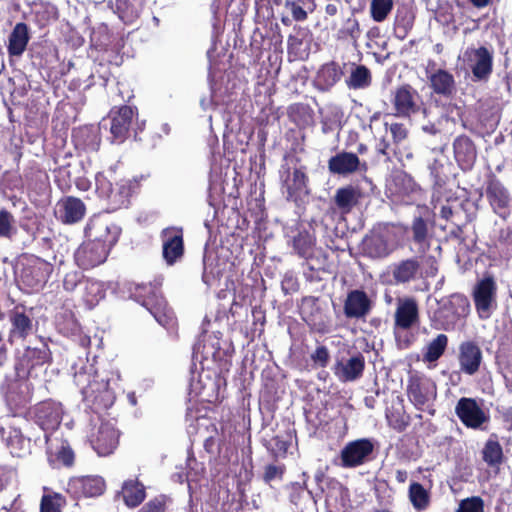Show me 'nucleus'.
I'll list each match as a JSON object with an SVG mask.
<instances>
[{"label": "nucleus", "instance_id": "nucleus-14", "mask_svg": "<svg viewBox=\"0 0 512 512\" xmlns=\"http://www.w3.org/2000/svg\"><path fill=\"white\" fill-rule=\"evenodd\" d=\"M476 312L480 319H488L496 307L497 284L492 275L479 280L472 291Z\"/></svg>", "mask_w": 512, "mask_h": 512}, {"label": "nucleus", "instance_id": "nucleus-17", "mask_svg": "<svg viewBox=\"0 0 512 512\" xmlns=\"http://www.w3.org/2000/svg\"><path fill=\"white\" fill-rule=\"evenodd\" d=\"M120 432L109 422H102L94 427L88 441L99 456H109L119 445Z\"/></svg>", "mask_w": 512, "mask_h": 512}, {"label": "nucleus", "instance_id": "nucleus-55", "mask_svg": "<svg viewBox=\"0 0 512 512\" xmlns=\"http://www.w3.org/2000/svg\"><path fill=\"white\" fill-rule=\"evenodd\" d=\"M371 82L372 76L370 70L364 65L356 66L346 80L348 87L352 89L366 88L370 86Z\"/></svg>", "mask_w": 512, "mask_h": 512}, {"label": "nucleus", "instance_id": "nucleus-57", "mask_svg": "<svg viewBox=\"0 0 512 512\" xmlns=\"http://www.w3.org/2000/svg\"><path fill=\"white\" fill-rule=\"evenodd\" d=\"M314 242L310 234L306 231L299 232L293 238V248L295 252L302 258L308 259L313 254Z\"/></svg>", "mask_w": 512, "mask_h": 512}, {"label": "nucleus", "instance_id": "nucleus-32", "mask_svg": "<svg viewBox=\"0 0 512 512\" xmlns=\"http://www.w3.org/2000/svg\"><path fill=\"white\" fill-rule=\"evenodd\" d=\"M284 185L287 190L288 199L296 201L302 194H308L309 178L306 173V166L295 167L292 172L286 168Z\"/></svg>", "mask_w": 512, "mask_h": 512}, {"label": "nucleus", "instance_id": "nucleus-50", "mask_svg": "<svg viewBox=\"0 0 512 512\" xmlns=\"http://www.w3.org/2000/svg\"><path fill=\"white\" fill-rule=\"evenodd\" d=\"M448 342L449 339L446 334H438L427 344L423 353V360L428 363L436 362L445 353Z\"/></svg>", "mask_w": 512, "mask_h": 512}, {"label": "nucleus", "instance_id": "nucleus-35", "mask_svg": "<svg viewBox=\"0 0 512 512\" xmlns=\"http://www.w3.org/2000/svg\"><path fill=\"white\" fill-rule=\"evenodd\" d=\"M361 197L362 192L358 187L346 185L336 190L332 202L341 215H347L359 204Z\"/></svg>", "mask_w": 512, "mask_h": 512}, {"label": "nucleus", "instance_id": "nucleus-31", "mask_svg": "<svg viewBox=\"0 0 512 512\" xmlns=\"http://www.w3.org/2000/svg\"><path fill=\"white\" fill-rule=\"evenodd\" d=\"M453 152L462 171H469L473 168L477 159V150L470 137L464 134L457 136L453 141Z\"/></svg>", "mask_w": 512, "mask_h": 512}, {"label": "nucleus", "instance_id": "nucleus-58", "mask_svg": "<svg viewBox=\"0 0 512 512\" xmlns=\"http://www.w3.org/2000/svg\"><path fill=\"white\" fill-rule=\"evenodd\" d=\"M364 249L371 257L381 258L388 255L387 243L380 235L365 238Z\"/></svg>", "mask_w": 512, "mask_h": 512}, {"label": "nucleus", "instance_id": "nucleus-47", "mask_svg": "<svg viewBox=\"0 0 512 512\" xmlns=\"http://www.w3.org/2000/svg\"><path fill=\"white\" fill-rule=\"evenodd\" d=\"M284 7L291 13L295 22H304L308 19L309 13L316 9V0H285Z\"/></svg>", "mask_w": 512, "mask_h": 512}, {"label": "nucleus", "instance_id": "nucleus-33", "mask_svg": "<svg viewBox=\"0 0 512 512\" xmlns=\"http://www.w3.org/2000/svg\"><path fill=\"white\" fill-rule=\"evenodd\" d=\"M59 219L65 224L77 223L83 219L86 206L83 201L74 196L62 198L58 204Z\"/></svg>", "mask_w": 512, "mask_h": 512}, {"label": "nucleus", "instance_id": "nucleus-48", "mask_svg": "<svg viewBox=\"0 0 512 512\" xmlns=\"http://www.w3.org/2000/svg\"><path fill=\"white\" fill-rule=\"evenodd\" d=\"M415 182L412 177L404 171L394 173L387 185L392 195L404 196L414 190Z\"/></svg>", "mask_w": 512, "mask_h": 512}, {"label": "nucleus", "instance_id": "nucleus-20", "mask_svg": "<svg viewBox=\"0 0 512 512\" xmlns=\"http://www.w3.org/2000/svg\"><path fill=\"white\" fill-rule=\"evenodd\" d=\"M455 414L465 427L474 430L482 428L489 421V415L474 398H460L455 406Z\"/></svg>", "mask_w": 512, "mask_h": 512}, {"label": "nucleus", "instance_id": "nucleus-18", "mask_svg": "<svg viewBox=\"0 0 512 512\" xmlns=\"http://www.w3.org/2000/svg\"><path fill=\"white\" fill-rule=\"evenodd\" d=\"M137 109L128 105L113 107L109 112L112 143H123L130 135V128Z\"/></svg>", "mask_w": 512, "mask_h": 512}, {"label": "nucleus", "instance_id": "nucleus-8", "mask_svg": "<svg viewBox=\"0 0 512 512\" xmlns=\"http://www.w3.org/2000/svg\"><path fill=\"white\" fill-rule=\"evenodd\" d=\"M406 394L417 410L424 411L437 397V386L425 374L412 371L408 375Z\"/></svg>", "mask_w": 512, "mask_h": 512}, {"label": "nucleus", "instance_id": "nucleus-56", "mask_svg": "<svg viewBox=\"0 0 512 512\" xmlns=\"http://www.w3.org/2000/svg\"><path fill=\"white\" fill-rule=\"evenodd\" d=\"M17 234L16 219L12 212L0 209V239L12 240Z\"/></svg>", "mask_w": 512, "mask_h": 512}, {"label": "nucleus", "instance_id": "nucleus-21", "mask_svg": "<svg viewBox=\"0 0 512 512\" xmlns=\"http://www.w3.org/2000/svg\"><path fill=\"white\" fill-rule=\"evenodd\" d=\"M374 445L367 438L348 442L340 453L341 467L355 468L367 462L373 453Z\"/></svg>", "mask_w": 512, "mask_h": 512}, {"label": "nucleus", "instance_id": "nucleus-40", "mask_svg": "<svg viewBox=\"0 0 512 512\" xmlns=\"http://www.w3.org/2000/svg\"><path fill=\"white\" fill-rule=\"evenodd\" d=\"M482 460L490 468H499L504 461L503 448L499 442L498 435L492 433L484 444L481 451Z\"/></svg>", "mask_w": 512, "mask_h": 512}, {"label": "nucleus", "instance_id": "nucleus-37", "mask_svg": "<svg viewBox=\"0 0 512 512\" xmlns=\"http://www.w3.org/2000/svg\"><path fill=\"white\" fill-rule=\"evenodd\" d=\"M343 76V71L336 61L323 64L316 73L314 86L317 90L326 92L338 83Z\"/></svg>", "mask_w": 512, "mask_h": 512}, {"label": "nucleus", "instance_id": "nucleus-44", "mask_svg": "<svg viewBox=\"0 0 512 512\" xmlns=\"http://www.w3.org/2000/svg\"><path fill=\"white\" fill-rule=\"evenodd\" d=\"M122 496L127 507L135 508L139 506L146 497L145 487L138 480L129 479L123 483Z\"/></svg>", "mask_w": 512, "mask_h": 512}, {"label": "nucleus", "instance_id": "nucleus-38", "mask_svg": "<svg viewBox=\"0 0 512 512\" xmlns=\"http://www.w3.org/2000/svg\"><path fill=\"white\" fill-rule=\"evenodd\" d=\"M433 227L428 220L421 216L414 217L409 231L414 244L418 246L419 252L425 253L430 248Z\"/></svg>", "mask_w": 512, "mask_h": 512}, {"label": "nucleus", "instance_id": "nucleus-53", "mask_svg": "<svg viewBox=\"0 0 512 512\" xmlns=\"http://www.w3.org/2000/svg\"><path fill=\"white\" fill-rule=\"evenodd\" d=\"M288 115L290 120L297 126L305 127L313 122L314 111L307 104L295 103L289 107Z\"/></svg>", "mask_w": 512, "mask_h": 512}, {"label": "nucleus", "instance_id": "nucleus-11", "mask_svg": "<svg viewBox=\"0 0 512 512\" xmlns=\"http://www.w3.org/2000/svg\"><path fill=\"white\" fill-rule=\"evenodd\" d=\"M47 461L52 468H70L74 465L75 454L62 434L51 432L44 434Z\"/></svg>", "mask_w": 512, "mask_h": 512}, {"label": "nucleus", "instance_id": "nucleus-3", "mask_svg": "<svg viewBox=\"0 0 512 512\" xmlns=\"http://www.w3.org/2000/svg\"><path fill=\"white\" fill-rule=\"evenodd\" d=\"M162 282H130L128 292L130 297L147 309L155 320L162 326L168 327L174 322V312L168 306L161 290Z\"/></svg>", "mask_w": 512, "mask_h": 512}, {"label": "nucleus", "instance_id": "nucleus-54", "mask_svg": "<svg viewBox=\"0 0 512 512\" xmlns=\"http://www.w3.org/2000/svg\"><path fill=\"white\" fill-rule=\"evenodd\" d=\"M362 30L359 21L354 16H351L343 21L341 27L337 31V39L340 41H352L357 43L361 37Z\"/></svg>", "mask_w": 512, "mask_h": 512}, {"label": "nucleus", "instance_id": "nucleus-30", "mask_svg": "<svg viewBox=\"0 0 512 512\" xmlns=\"http://www.w3.org/2000/svg\"><path fill=\"white\" fill-rule=\"evenodd\" d=\"M72 142L77 150L98 151L101 143L100 129L95 125H83L72 130Z\"/></svg>", "mask_w": 512, "mask_h": 512}, {"label": "nucleus", "instance_id": "nucleus-43", "mask_svg": "<svg viewBox=\"0 0 512 512\" xmlns=\"http://www.w3.org/2000/svg\"><path fill=\"white\" fill-rule=\"evenodd\" d=\"M292 435L290 431H285L274 435L269 441L264 440L263 445L274 460L286 458L288 449L291 446Z\"/></svg>", "mask_w": 512, "mask_h": 512}, {"label": "nucleus", "instance_id": "nucleus-10", "mask_svg": "<svg viewBox=\"0 0 512 512\" xmlns=\"http://www.w3.org/2000/svg\"><path fill=\"white\" fill-rule=\"evenodd\" d=\"M53 271V264L33 256L22 264L19 275L20 282L27 292H39L46 285Z\"/></svg>", "mask_w": 512, "mask_h": 512}, {"label": "nucleus", "instance_id": "nucleus-25", "mask_svg": "<svg viewBox=\"0 0 512 512\" xmlns=\"http://www.w3.org/2000/svg\"><path fill=\"white\" fill-rule=\"evenodd\" d=\"M458 362L461 372L466 375H475L483 361L482 350L476 340H466L459 344Z\"/></svg>", "mask_w": 512, "mask_h": 512}, {"label": "nucleus", "instance_id": "nucleus-63", "mask_svg": "<svg viewBox=\"0 0 512 512\" xmlns=\"http://www.w3.org/2000/svg\"><path fill=\"white\" fill-rule=\"evenodd\" d=\"M110 38L108 26L105 24H100L92 30L91 43L97 48L104 49L107 47L111 42Z\"/></svg>", "mask_w": 512, "mask_h": 512}, {"label": "nucleus", "instance_id": "nucleus-51", "mask_svg": "<svg viewBox=\"0 0 512 512\" xmlns=\"http://www.w3.org/2000/svg\"><path fill=\"white\" fill-rule=\"evenodd\" d=\"M73 168H75V165L69 160L59 165L53 171L54 181L62 192H68L72 187L73 179L75 178Z\"/></svg>", "mask_w": 512, "mask_h": 512}, {"label": "nucleus", "instance_id": "nucleus-49", "mask_svg": "<svg viewBox=\"0 0 512 512\" xmlns=\"http://www.w3.org/2000/svg\"><path fill=\"white\" fill-rule=\"evenodd\" d=\"M408 498L416 511L426 510L431 503L430 492L418 482H411L408 489Z\"/></svg>", "mask_w": 512, "mask_h": 512}, {"label": "nucleus", "instance_id": "nucleus-61", "mask_svg": "<svg viewBox=\"0 0 512 512\" xmlns=\"http://www.w3.org/2000/svg\"><path fill=\"white\" fill-rule=\"evenodd\" d=\"M85 277L82 270H70L66 272L62 278L63 290L67 293H73L82 285Z\"/></svg>", "mask_w": 512, "mask_h": 512}, {"label": "nucleus", "instance_id": "nucleus-27", "mask_svg": "<svg viewBox=\"0 0 512 512\" xmlns=\"http://www.w3.org/2000/svg\"><path fill=\"white\" fill-rule=\"evenodd\" d=\"M373 302L363 289H354L347 293L343 312L348 319H363L370 314Z\"/></svg>", "mask_w": 512, "mask_h": 512}, {"label": "nucleus", "instance_id": "nucleus-15", "mask_svg": "<svg viewBox=\"0 0 512 512\" xmlns=\"http://www.w3.org/2000/svg\"><path fill=\"white\" fill-rule=\"evenodd\" d=\"M30 415L34 422L44 431V434L57 432L63 417L62 405L52 399L37 403Z\"/></svg>", "mask_w": 512, "mask_h": 512}, {"label": "nucleus", "instance_id": "nucleus-60", "mask_svg": "<svg viewBox=\"0 0 512 512\" xmlns=\"http://www.w3.org/2000/svg\"><path fill=\"white\" fill-rule=\"evenodd\" d=\"M66 499L59 493L45 494L41 498L40 512H61Z\"/></svg>", "mask_w": 512, "mask_h": 512}, {"label": "nucleus", "instance_id": "nucleus-41", "mask_svg": "<svg viewBox=\"0 0 512 512\" xmlns=\"http://www.w3.org/2000/svg\"><path fill=\"white\" fill-rule=\"evenodd\" d=\"M192 390L203 401L212 403L218 400L219 384L212 380L207 374H199L198 380L191 383Z\"/></svg>", "mask_w": 512, "mask_h": 512}, {"label": "nucleus", "instance_id": "nucleus-46", "mask_svg": "<svg viewBox=\"0 0 512 512\" xmlns=\"http://www.w3.org/2000/svg\"><path fill=\"white\" fill-rule=\"evenodd\" d=\"M309 35V29L295 25L293 27V33L287 38V53L293 60L302 58L304 40Z\"/></svg>", "mask_w": 512, "mask_h": 512}, {"label": "nucleus", "instance_id": "nucleus-34", "mask_svg": "<svg viewBox=\"0 0 512 512\" xmlns=\"http://www.w3.org/2000/svg\"><path fill=\"white\" fill-rule=\"evenodd\" d=\"M2 438L15 457H24L31 454V438L25 437L19 428L9 427L2 429Z\"/></svg>", "mask_w": 512, "mask_h": 512}, {"label": "nucleus", "instance_id": "nucleus-59", "mask_svg": "<svg viewBox=\"0 0 512 512\" xmlns=\"http://www.w3.org/2000/svg\"><path fill=\"white\" fill-rule=\"evenodd\" d=\"M393 9V0H372L370 5L371 18L375 22H383Z\"/></svg>", "mask_w": 512, "mask_h": 512}, {"label": "nucleus", "instance_id": "nucleus-36", "mask_svg": "<svg viewBox=\"0 0 512 512\" xmlns=\"http://www.w3.org/2000/svg\"><path fill=\"white\" fill-rule=\"evenodd\" d=\"M429 87L433 93L444 98H451L456 92V81L452 73L445 69H437L428 75Z\"/></svg>", "mask_w": 512, "mask_h": 512}, {"label": "nucleus", "instance_id": "nucleus-64", "mask_svg": "<svg viewBox=\"0 0 512 512\" xmlns=\"http://www.w3.org/2000/svg\"><path fill=\"white\" fill-rule=\"evenodd\" d=\"M169 497L166 495H157L146 502L139 510V512H167Z\"/></svg>", "mask_w": 512, "mask_h": 512}, {"label": "nucleus", "instance_id": "nucleus-39", "mask_svg": "<svg viewBox=\"0 0 512 512\" xmlns=\"http://www.w3.org/2000/svg\"><path fill=\"white\" fill-rule=\"evenodd\" d=\"M115 13L125 24L136 22L145 7V0H116Z\"/></svg>", "mask_w": 512, "mask_h": 512}, {"label": "nucleus", "instance_id": "nucleus-6", "mask_svg": "<svg viewBox=\"0 0 512 512\" xmlns=\"http://www.w3.org/2000/svg\"><path fill=\"white\" fill-rule=\"evenodd\" d=\"M419 324L420 310L416 298L412 296L398 298L394 312V331L396 340L401 347L408 348L413 343L412 339L406 334L402 336L401 332H407Z\"/></svg>", "mask_w": 512, "mask_h": 512}, {"label": "nucleus", "instance_id": "nucleus-4", "mask_svg": "<svg viewBox=\"0 0 512 512\" xmlns=\"http://www.w3.org/2000/svg\"><path fill=\"white\" fill-rule=\"evenodd\" d=\"M437 308L429 314L432 327L454 331L465 323L470 313V302L462 293H452L436 301Z\"/></svg>", "mask_w": 512, "mask_h": 512}, {"label": "nucleus", "instance_id": "nucleus-52", "mask_svg": "<svg viewBox=\"0 0 512 512\" xmlns=\"http://www.w3.org/2000/svg\"><path fill=\"white\" fill-rule=\"evenodd\" d=\"M388 425L397 432H404L411 422V417L406 413L404 406H391L386 410Z\"/></svg>", "mask_w": 512, "mask_h": 512}, {"label": "nucleus", "instance_id": "nucleus-29", "mask_svg": "<svg viewBox=\"0 0 512 512\" xmlns=\"http://www.w3.org/2000/svg\"><path fill=\"white\" fill-rule=\"evenodd\" d=\"M390 274L396 285L411 283L422 276L421 262L417 257L400 260L390 266Z\"/></svg>", "mask_w": 512, "mask_h": 512}, {"label": "nucleus", "instance_id": "nucleus-45", "mask_svg": "<svg viewBox=\"0 0 512 512\" xmlns=\"http://www.w3.org/2000/svg\"><path fill=\"white\" fill-rule=\"evenodd\" d=\"M82 299L89 306H95L105 297L103 282L94 278L85 277L83 283Z\"/></svg>", "mask_w": 512, "mask_h": 512}, {"label": "nucleus", "instance_id": "nucleus-28", "mask_svg": "<svg viewBox=\"0 0 512 512\" xmlns=\"http://www.w3.org/2000/svg\"><path fill=\"white\" fill-rule=\"evenodd\" d=\"M328 169L334 175H351L366 170V163H361L358 155L353 152L341 151L330 157Z\"/></svg>", "mask_w": 512, "mask_h": 512}, {"label": "nucleus", "instance_id": "nucleus-26", "mask_svg": "<svg viewBox=\"0 0 512 512\" xmlns=\"http://www.w3.org/2000/svg\"><path fill=\"white\" fill-rule=\"evenodd\" d=\"M105 489V480L97 475L73 477L67 485V491L77 498L97 497L102 495Z\"/></svg>", "mask_w": 512, "mask_h": 512}, {"label": "nucleus", "instance_id": "nucleus-13", "mask_svg": "<svg viewBox=\"0 0 512 512\" xmlns=\"http://www.w3.org/2000/svg\"><path fill=\"white\" fill-rule=\"evenodd\" d=\"M121 231L116 223L102 216L92 217L85 229L89 240L104 245L108 251L118 242Z\"/></svg>", "mask_w": 512, "mask_h": 512}, {"label": "nucleus", "instance_id": "nucleus-16", "mask_svg": "<svg viewBox=\"0 0 512 512\" xmlns=\"http://www.w3.org/2000/svg\"><path fill=\"white\" fill-rule=\"evenodd\" d=\"M109 253L110 251L104 245L94 243L88 239L75 250L73 260L80 270L89 271L104 264Z\"/></svg>", "mask_w": 512, "mask_h": 512}, {"label": "nucleus", "instance_id": "nucleus-2", "mask_svg": "<svg viewBox=\"0 0 512 512\" xmlns=\"http://www.w3.org/2000/svg\"><path fill=\"white\" fill-rule=\"evenodd\" d=\"M73 381L83 400L94 411L107 410L113 405L115 394L109 387V380L101 377L92 364H84L75 370Z\"/></svg>", "mask_w": 512, "mask_h": 512}, {"label": "nucleus", "instance_id": "nucleus-9", "mask_svg": "<svg viewBox=\"0 0 512 512\" xmlns=\"http://www.w3.org/2000/svg\"><path fill=\"white\" fill-rule=\"evenodd\" d=\"M393 115L410 118L418 113L426 115L427 108L419 92L410 84H402L392 92Z\"/></svg>", "mask_w": 512, "mask_h": 512}, {"label": "nucleus", "instance_id": "nucleus-1", "mask_svg": "<svg viewBox=\"0 0 512 512\" xmlns=\"http://www.w3.org/2000/svg\"><path fill=\"white\" fill-rule=\"evenodd\" d=\"M52 362L49 345L40 340L35 345L26 346L15 356L14 379L5 383V399L14 416L22 415L30 402L28 380L37 378L44 366Z\"/></svg>", "mask_w": 512, "mask_h": 512}, {"label": "nucleus", "instance_id": "nucleus-22", "mask_svg": "<svg viewBox=\"0 0 512 512\" xmlns=\"http://www.w3.org/2000/svg\"><path fill=\"white\" fill-rule=\"evenodd\" d=\"M467 63L475 80H487L493 71V53L485 46L467 48Z\"/></svg>", "mask_w": 512, "mask_h": 512}, {"label": "nucleus", "instance_id": "nucleus-7", "mask_svg": "<svg viewBox=\"0 0 512 512\" xmlns=\"http://www.w3.org/2000/svg\"><path fill=\"white\" fill-rule=\"evenodd\" d=\"M8 322L7 342L13 346L25 342L36 331L37 322L34 320L32 308L17 304L6 314Z\"/></svg>", "mask_w": 512, "mask_h": 512}, {"label": "nucleus", "instance_id": "nucleus-42", "mask_svg": "<svg viewBox=\"0 0 512 512\" xmlns=\"http://www.w3.org/2000/svg\"><path fill=\"white\" fill-rule=\"evenodd\" d=\"M29 41V33L27 24L20 22L15 25L8 43V53L10 56H20L25 51Z\"/></svg>", "mask_w": 512, "mask_h": 512}, {"label": "nucleus", "instance_id": "nucleus-19", "mask_svg": "<svg viewBox=\"0 0 512 512\" xmlns=\"http://www.w3.org/2000/svg\"><path fill=\"white\" fill-rule=\"evenodd\" d=\"M301 316L306 322L311 332L321 335L331 332V321L324 315L318 306V298L315 296H305L301 300Z\"/></svg>", "mask_w": 512, "mask_h": 512}, {"label": "nucleus", "instance_id": "nucleus-24", "mask_svg": "<svg viewBox=\"0 0 512 512\" xmlns=\"http://www.w3.org/2000/svg\"><path fill=\"white\" fill-rule=\"evenodd\" d=\"M162 255L168 265L175 264L184 255L182 228L168 227L161 232Z\"/></svg>", "mask_w": 512, "mask_h": 512}, {"label": "nucleus", "instance_id": "nucleus-12", "mask_svg": "<svg viewBox=\"0 0 512 512\" xmlns=\"http://www.w3.org/2000/svg\"><path fill=\"white\" fill-rule=\"evenodd\" d=\"M486 199L492 209L500 218L506 219L511 213V194L504 183L492 171L486 176Z\"/></svg>", "mask_w": 512, "mask_h": 512}, {"label": "nucleus", "instance_id": "nucleus-5", "mask_svg": "<svg viewBox=\"0 0 512 512\" xmlns=\"http://www.w3.org/2000/svg\"><path fill=\"white\" fill-rule=\"evenodd\" d=\"M95 180L96 191L106 202L109 212L127 208L131 197L137 193L140 186L136 179H121L113 183L103 174H97Z\"/></svg>", "mask_w": 512, "mask_h": 512}, {"label": "nucleus", "instance_id": "nucleus-23", "mask_svg": "<svg viewBox=\"0 0 512 512\" xmlns=\"http://www.w3.org/2000/svg\"><path fill=\"white\" fill-rule=\"evenodd\" d=\"M365 365L364 355L356 352L349 358L337 359L332 371L340 382H354L363 376Z\"/></svg>", "mask_w": 512, "mask_h": 512}, {"label": "nucleus", "instance_id": "nucleus-62", "mask_svg": "<svg viewBox=\"0 0 512 512\" xmlns=\"http://www.w3.org/2000/svg\"><path fill=\"white\" fill-rule=\"evenodd\" d=\"M286 473V465L283 463H270L264 467L262 480L266 484L273 481H282Z\"/></svg>", "mask_w": 512, "mask_h": 512}]
</instances>
